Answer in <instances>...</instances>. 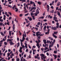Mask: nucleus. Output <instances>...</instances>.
Returning a JSON list of instances; mask_svg holds the SVG:
<instances>
[{"label": "nucleus", "instance_id": "50", "mask_svg": "<svg viewBox=\"0 0 61 61\" xmlns=\"http://www.w3.org/2000/svg\"><path fill=\"white\" fill-rule=\"evenodd\" d=\"M28 46H29V48H30V49H31V46H30V45H29Z\"/></svg>", "mask_w": 61, "mask_h": 61}, {"label": "nucleus", "instance_id": "60", "mask_svg": "<svg viewBox=\"0 0 61 61\" xmlns=\"http://www.w3.org/2000/svg\"><path fill=\"white\" fill-rule=\"evenodd\" d=\"M19 51H20V53H22V51L21 50H19Z\"/></svg>", "mask_w": 61, "mask_h": 61}, {"label": "nucleus", "instance_id": "33", "mask_svg": "<svg viewBox=\"0 0 61 61\" xmlns=\"http://www.w3.org/2000/svg\"><path fill=\"white\" fill-rule=\"evenodd\" d=\"M23 16V14H20V17H21V16Z\"/></svg>", "mask_w": 61, "mask_h": 61}, {"label": "nucleus", "instance_id": "8", "mask_svg": "<svg viewBox=\"0 0 61 61\" xmlns=\"http://www.w3.org/2000/svg\"><path fill=\"white\" fill-rule=\"evenodd\" d=\"M46 40H43V41L44 42V44H46Z\"/></svg>", "mask_w": 61, "mask_h": 61}, {"label": "nucleus", "instance_id": "11", "mask_svg": "<svg viewBox=\"0 0 61 61\" xmlns=\"http://www.w3.org/2000/svg\"><path fill=\"white\" fill-rule=\"evenodd\" d=\"M15 9H16L15 12H18V9H17L16 7H15Z\"/></svg>", "mask_w": 61, "mask_h": 61}, {"label": "nucleus", "instance_id": "62", "mask_svg": "<svg viewBox=\"0 0 61 61\" xmlns=\"http://www.w3.org/2000/svg\"><path fill=\"white\" fill-rule=\"evenodd\" d=\"M47 56H49V54L48 53V52H47Z\"/></svg>", "mask_w": 61, "mask_h": 61}, {"label": "nucleus", "instance_id": "21", "mask_svg": "<svg viewBox=\"0 0 61 61\" xmlns=\"http://www.w3.org/2000/svg\"><path fill=\"white\" fill-rule=\"evenodd\" d=\"M45 34L46 35H47H47H49V32H46L45 33Z\"/></svg>", "mask_w": 61, "mask_h": 61}, {"label": "nucleus", "instance_id": "47", "mask_svg": "<svg viewBox=\"0 0 61 61\" xmlns=\"http://www.w3.org/2000/svg\"><path fill=\"white\" fill-rule=\"evenodd\" d=\"M57 18L56 17H54L53 18V19H54V20H55V19H56Z\"/></svg>", "mask_w": 61, "mask_h": 61}, {"label": "nucleus", "instance_id": "46", "mask_svg": "<svg viewBox=\"0 0 61 61\" xmlns=\"http://www.w3.org/2000/svg\"><path fill=\"white\" fill-rule=\"evenodd\" d=\"M17 40L18 41H19V37H17Z\"/></svg>", "mask_w": 61, "mask_h": 61}, {"label": "nucleus", "instance_id": "30", "mask_svg": "<svg viewBox=\"0 0 61 61\" xmlns=\"http://www.w3.org/2000/svg\"><path fill=\"white\" fill-rule=\"evenodd\" d=\"M4 44L5 45H7V43L6 42H4Z\"/></svg>", "mask_w": 61, "mask_h": 61}, {"label": "nucleus", "instance_id": "28", "mask_svg": "<svg viewBox=\"0 0 61 61\" xmlns=\"http://www.w3.org/2000/svg\"><path fill=\"white\" fill-rule=\"evenodd\" d=\"M29 21H32V19L31 18H29Z\"/></svg>", "mask_w": 61, "mask_h": 61}, {"label": "nucleus", "instance_id": "13", "mask_svg": "<svg viewBox=\"0 0 61 61\" xmlns=\"http://www.w3.org/2000/svg\"><path fill=\"white\" fill-rule=\"evenodd\" d=\"M60 2H59L57 4V6H59L60 5Z\"/></svg>", "mask_w": 61, "mask_h": 61}, {"label": "nucleus", "instance_id": "12", "mask_svg": "<svg viewBox=\"0 0 61 61\" xmlns=\"http://www.w3.org/2000/svg\"><path fill=\"white\" fill-rule=\"evenodd\" d=\"M46 25L45 26L44 28V30H45V31H46Z\"/></svg>", "mask_w": 61, "mask_h": 61}, {"label": "nucleus", "instance_id": "16", "mask_svg": "<svg viewBox=\"0 0 61 61\" xmlns=\"http://www.w3.org/2000/svg\"><path fill=\"white\" fill-rule=\"evenodd\" d=\"M37 3L39 4V5H41V2L40 1H38L37 2Z\"/></svg>", "mask_w": 61, "mask_h": 61}, {"label": "nucleus", "instance_id": "49", "mask_svg": "<svg viewBox=\"0 0 61 61\" xmlns=\"http://www.w3.org/2000/svg\"><path fill=\"white\" fill-rule=\"evenodd\" d=\"M7 25H9V22H7Z\"/></svg>", "mask_w": 61, "mask_h": 61}, {"label": "nucleus", "instance_id": "42", "mask_svg": "<svg viewBox=\"0 0 61 61\" xmlns=\"http://www.w3.org/2000/svg\"><path fill=\"white\" fill-rule=\"evenodd\" d=\"M20 41L21 42H23V41H24V40L23 39L22 40H21V39H20Z\"/></svg>", "mask_w": 61, "mask_h": 61}, {"label": "nucleus", "instance_id": "45", "mask_svg": "<svg viewBox=\"0 0 61 61\" xmlns=\"http://www.w3.org/2000/svg\"><path fill=\"white\" fill-rule=\"evenodd\" d=\"M6 37H7V36H5L4 38L5 39V40H6Z\"/></svg>", "mask_w": 61, "mask_h": 61}, {"label": "nucleus", "instance_id": "43", "mask_svg": "<svg viewBox=\"0 0 61 61\" xmlns=\"http://www.w3.org/2000/svg\"><path fill=\"white\" fill-rule=\"evenodd\" d=\"M52 35L53 36V37H55V36H55V35H54V33H53L52 34Z\"/></svg>", "mask_w": 61, "mask_h": 61}, {"label": "nucleus", "instance_id": "54", "mask_svg": "<svg viewBox=\"0 0 61 61\" xmlns=\"http://www.w3.org/2000/svg\"><path fill=\"white\" fill-rule=\"evenodd\" d=\"M57 1H58V0H55V3H56Z\"/></svg>", "mask_w": 61, "mask_h": 61}, {"label": "nucleus", "instance_id": "1", "mask_svg": "<svg viewBox=\"0 0 61 61\" xmlns=\"http://www.w3.org/2000/svg\"><path fill=\"white\" fill-rule=\"evenodd\" d=\"M41 34V33L39 31L37 32L36 33V36L37 37H38V39H40L41 38V36H43L44 35V33L40 34Z\"/></svg>", "mask_w": 61, "mask_h": 61}, {"label": "nucleus", "instance_id": "34", "mask_svg": "<svg viewBox=\"0 0 61 61\" xmlns=\"http://www.w3.org/2000/svg\"><path fill=\"white\" fill-rule=\"evenodd\" d=\"M53 56H54V57L56 58V57H57V55H55V54H53Z\"/></svg>", "mask_w": 61, "mask_h": 61}, {"label": "nucleus", "instance_id": "18", "mask_svg": "<svg viewBox=\"0 0 61 61\" xmlns=\"http://www.w3.org/2000/svg\"><path fill=\"white\" fill-rule=\"evenodd\" d=\"M32 8H33V10H36V7H32Z\"/></svg>", "mask_w": 61, "mask_h": 61}, {"label": "nucleus", "instance_id": "36", "mask_svg": "<svg viewBox=\"0 0 61 61\" xmlns=\"http://www.w3.org/2000/svg\"><path fill=\"white\" fill-rule=\"evenodd\" d=\"M10 28H11V27L10 26L9 27V29H7V30H9L10 29Z\"/></svg>", "mask_w": 61, "mask_h": 61}, {"label": "nucleus", "instance_id": "39", "mask_svg": "<svg viewBox=\"0 0 61 61\" xmlns=\"http://www.w3.org/2000/svg\"><path fill=\"white\" fill-rule=\"evenodd\" d=\"M44 22H46L47 21V20L46 19H44V20H43Z\"/></svg>", "mask_w": 61, "mask_h": 61}, {"label": "nucleus", "instance_id": "2", "mask_svg": "<svg viewBox=\"0 0 61 61\" xmlns=\"http://www.w3.org/2000/svg\"><path fill=\"white\" fill-rule=\"evenodd\" d=\"M51 29L52 30H56L57 29V28H56V27H54L53 26H52Z\"/></svg>", "mask_w": 61, "mask_h": 61}, {"label": "nucleus", "instance_id": "57", "mask_svg": "<svg viewBox=\"0 0 61 61\" xmlns=\"http://www.w3.org/2000/svg\"><path fill=\"white\" fill-rule=\"evenodd\" d=\"M33 5L34 6H36V5H35V2L33 3Z\"/></svg>", "mask_w": 61, "mask_h": 61}, {"label": "nucleus", "instance_id": "48", "mask_svg": "<svg viewBox=\"0 0 61 61\" xmlns=\"http://www.w3.org/2000/svg\"><path fill=\"white\" fill-rule=\"evenodd\" d=\"M38 43H40V42H41L38 39Z\"/></svg>", "mask_w": 61, "mask_h": 61}, {"label": "nucleus", "instance_id": "4", "mask_svg": "<svg viewBox=\"0 0 61 61\" xmlns=\"http://www.w3.org/2000/svg\"><path fill=\"white\" fill-rule=\"evenodd\" d=\"M50 18V19L52 18H53V17L52 16H51L50 15H48V18Z\"/></svg>", "mask_w": 61, "mask_h": 61}, {"label": "nucleus", "instance_id": "19", "mask_svg": "<svg viewBox=\"0 0 61 61\" xmlns=\"http://www.w3.org/2000/svg\"><path fill=\"white\" fill-rule=\"evenodd\" d=\"M47 8H48V9H50L49 6V5H47Z\"/></svg>", "mask_w": 61, "mask_h": 61}, {"label": "nucleus", "instance_id": "55", "mask_svg": "<svg viewBox=\"0 0 61 61\" xmlns=\"http://www.w3.org/2000/svg\"><path fill=\"white\" fill-rule=\"evenodd\" d=\"M10 31V30H9V34H12V32H12V31Z\"/></svg>", "mask_w": 61, "mask_h": 61}, {"label": "nucleus", "instance_id": "37", "mask_svg": "<svg viewBox=\"0 0 61 61\" xmlns=\"http://www.w3.org/2000/svg\"><path fill=\"white\" fill-rule=\"evenodd\" d=\"M40 24H41L40 22H39L38 23L37 25H40Z\"/></svg>", "mask_w": 61, "mask_h": 61}, {"label": "nucleus", "instance_id": "14", "mask_svg": "<svg viewBox=\"0 0 61 61\" xmlns=\"http://www.w3.org/2000/svg\"><path fill=\"white\" fill-rule=\"evenodd\" d=\"M34 3H35L34 2H33V1H30V3L31 5H32V4H34Z\"/></svg>", "mask_w": 61, "mask_h": 61}, {"label": "nucleus", "instance_id": "20", "mask_svg": "<svg viewBox=\"0 0 61 61\" xmlns=\"http://www.w3.org/2000/svg\"><path fill=\"white\" fill-rule=\"evenodd\" d=\"M3 42V41L2 40L1 41H0V45H2V43Z\"/></svg>", "mask_w": 61, "mask_h": 61}, {"label": "nucleus", "instance_id": "10", "mask_svg": "<svg viewBox=\"0 0 61 61\" xmlns=\"http://www.w3.org/2000/svg\"><path fill=\"white\" fill-rule=\"evenodd\" d=\"M57 33H58V32H56L54 31V32L53 34L54 35H56V34H57Z\"/></svg>", "mask_w": 61, "mask_h": 61}, {"label": "nucleus", "instance_id": "29", "mask_svg": "<svg viewBox=\"0 0 61 61\" xmlns=\"http://www.w3.org/2000/svg\"><path fill=\"white\" fill-rule=\"evenodd\" d=\"M13 1H12L10 2H9V4H11L12 3H13Z\"/></svg>", "mask_w": 61, "mask_h": 61}, {"label": "nucleus", "instance_id": "22", "mask_svg": "<svg viewBox=\"0 0 61 61\" xmlns=\"http://www.w3.org/2000/svg\"><path fill=\"white\" fill-rule=\"evenodd\" d=\"M3 23L2 22L0 23V26L2 25L3 26Z\"/></svg>", "mask_w": 61, "mask_h": 61}, {"label": "nucleus", "instance_id": "35", "mask_svg": "<svg viewBox=\"0 0 61 61\" xmlns=\"http://www.w3.org/2000/svg\"><path fill=\"white\" fill-rule=\"evenodd\" d=\"M55 3V1H53L52 2V4L53 5H54V3Z\"/></svg>", "mask_w": 61, "mask_h": 61}, {"label": "nucleus", "instance_id": "26", "mask_svg": "<svg viewBox=\"0 0 61 61\" xmlns=\"http://www.w3.org/2000/svg\"><path fill=\"white\" fill-rule=\"evenodd\" d=\"M20 1H23V2H25V0H19Z\"/></svg>", "mask_w": 61, "mask_h": 61}, {"label": "nucleus", "instance_id": "6", "mask_svg": "<svg viewBox=\"0 0 61 61\" xmlns=\"http://www.w3.org/2000/svg\"><path fill=\"white\" fill-rule=\"evenodd\" d=\"M40 56H42V57H44V56H45V55L43 54H40Z\"/></svg>", "mask_w": 61, "mask_h": 61}, {"label": "nucleus", "instance_id": "9", "mask_svg": "<svg viewBox=\"0 0 61 61\" xmlns=\"http://www.w3.org/2000/svg\"><path fill=\"white\" fill-rule=\"evenodd\" d=\"M57 13H58L57 15L59 16H60V15H61L60 13H59V11H57Z\"/></svg>", "mask_w": 61, "mask_h": 61}, {"label": "nucleus", "instance_id": "32", "mask_svg": "<svg viewBox=\"0 0 61 61\" xmlns=\"http://www.w3.org/2000/svg\"><path fill=\"white\" fill-rule=\"evenodd\" d=\"M8 14H9L10 15H12V14H11V12H9L8 13Z\"/></svg>", "mask_w": 61, "mask_h": 61}, {"label": "nucleus", "instance_id": "15", "mask_svg": "<svg viewBox=\"0 0 61 61\" xmlns=\"http://www.w3.org/2000/svg\"><path fill=\"white\" fill-rule=\"evenodd\" d=\"M9 43L10 44V46H12V45H14L15 44L14 43Z\"/></svg>", "mask_w": 61, "mask_h": 61}, {"label": "nucleus", "instance_id": "40", "mask_svg": "<svg viewBox=\"0 0 61 61\" xmlns=\"http://www.w3.org/2000/svg\"><path fill=\"white\" fill-rule=\"evenodd\" d=\"M50 41H49L48 40H47V43H50Z\"/></svg>", "mask_w": 61, "mask_h": 61}, {"label": "nucleus", "instance_id": "61", "mask_svg": "<svg viewBox=\"0 0 61 61\" xmlns=\"http://www.w3.org/2000/svg\"><path fill=\"white\" fill-rule=\"evenodd\" d=\"M36 27H39V25H36Z\"/></svg>", "mask_w": 61, "mask_h": 61}, {"label": "nucleus", "instance_id": "3", "mask_svg": "<svg viewBox=\"0 0 61 61\" xmlns=\"http://www.w3.org/2000/svg\"><path fill=\"white\" fill-rule=\"evenodd\" d=\"M12 40H13V39H8L7 40V42L8 43L9 41V42H11Z\"/></svg>", "mask_w": 61, "mask_h": 61}, {"label": "nucleus", "instance_id": "44", "mask_svg": "<svg viewBox=\"0 0 61 61\" xmlns=\"http://www.w3.org/2000/svg\"><path fill=\"white\" fill-rule=\"evenodd\" d=\"M30 25V23H29L28 24V25H26V26L27 27H28V26H29V25Z\"/></svg>", "mask_w": 61, "mask_h": 61}, {"label": "nucleus", "instance_id": "51", "mask_svg": "<svg viewBox=\"0 0 61 61\" xmlns=\"http://www.w3.org/2000/svg\"><path fill=\"white\" fill-rule=\"evenodd\" d=\"M56 25H59V23L58 22H57L56 23Z\"/></svg>", "mask_w": 61, "mask_h": 61}, {"label": "nucleus", "instance_id": "58", "mask_svg": "<svg viewBox=\"0 0 61 61\" xmlns=\"http://www.w3.org/2000/svg\"><path fill=\"white\" fill-rule=\"evenodd\" d=\"M5 14L6 15H7V12L6 11L5 12Z\"/></svg>", "mask_w": 61, "mask_h": 61}, {"label": "nucleus", "instance_id": "5", "mask_svg": "<svg viewBox=\"0 0 61 61\" xmlns=\"http://www.w3.org/2000/svg\"><path fill=\"white\" fill-rule=\"evenodd\" d=\"M13 30H15V24H14L13 25Z\"/></svg>", "mask_w": 61, "mask_h": 61}, {"label": "nucleus", "instance_id": "31", "mask_svg": "<svg viewBox=\"0 0 61 61\" xmlns=\"http://www.w3.org/2000/svg\"><path fill=\"white\" fill-rule=\"evenodd\" d=\"M16 60L17 61H19L20 60V59L18 58L16 59Z\"/></svg>", "mask_w": 61, "mask_h": 61}, {"label": "nucleus", "instance_id": "63", "mask_svg": "<svg viewBox=\"0 0 61 61\" xmlns=\"http://www.w3.org/2000/svg\"><path fill=\"white\" fill-rule=\"evenodd\" d=\"M3 55V53H0V56H2Z\"/></svg>", "mask_w": 61, "mask_h": 61}, {"label": "nucleus", "instance_id": "24", "mask_svg": "<svg viewBox=\"0 0 61 61\" xmlns=\"http://www.w3.org/2000/svg\"><path fill=\"white\" fill-rule=\"evenodd\" d=\"M0 21L1 22H3L4 21V20L3 19H0Z\"/></svg>", "mask_w": 61, "mask_h": 61}, {"label": "nucleus", "instance_id": "38", "mask_svg": "<svg viewBox=\"0 0 61 61\" xmlns=\"http://www.w3.org/2000/svg\"><path fill=\"white\" fill-rule=\"evenodd\" d=\"M12 19V17H9V18L8 19V20H11Z\"/></svg>", "mask_w": 61, "mask_h": 61}, {"label": "nucleus", "instance_id": "41", "mask_svg": "<svg viewBox=\"0 0 61 61\" xmlns=\"http://www.w3.org/2000/svg\"><path fill=\"white\" fill-rule=\"evenodd\" d=\"M22 39L23 40H25V38L24 37H23Z\"/></svg>", "mask_w": 61, "mask_h": 61}, {"label": "nucleus", "instance_id": "59", "mask_svg": "<svg viewBox=\"0 0 61 61\" xmlns=\"http://www.w3.org/2000/svg\"><path fill=\"white\" fill-rule=\"evenodd\" d=\"M7 55L8 56H9L10 55V53H7Z\"/></svg>", "mask_w": 61, "mask_h": 61}, {"label": "nucleus", "instance_id": "17", "mask_svg": "<svg viewBox=\"0 0 61 61\" xmlns=\"http://www.w3.org/2000/svg\"><path fill=\"white\" fill-rule=\"evenodd\" d=\"M0 34H1V35H2V36H5V34H4V33H2V32H0Z\"/></svg>", "mask_w": 61, "mask_h": 61}, {"label": "nucleus", "instance_id": "53", "mask_svg": "<svg viewBox=\"0 0 61 61\" xmlns=\"http://www.w3.org/2000/svg\"><path fill=\"white\" fill-rule=\"evenodd\" d=\"M26 54H25L24 55V57H26Z\"/></svg>", "mask_w": 61, "mask_h": 61}, {"label": "nucleus", "instance_id": "23", "mask_svg": "<svg viewBox=\"0 0 61 61\" xmlns=\"http://www.w3.org/2000/svg\"><path fill=\"white\" fill-rule=\"evenodd\" d=\"M54 12V10H52V11H50L51 13H53Z\"/></svg>", "mask_w": 61, "mask_h": 61}, {"label": "nucleus", "instance_id": "64", "mask_svg": "<svg viewBox=\"0 0 61 61\" xmlns=\"http://www.w3.org/2000/svg\"><path fill=\"white\" fill-rule=\"evenodd\" d=\"M57 60L58 61H60V59H59V58H58V59H57Z\"/></svg>", "mask_w": 61, "mask_h": 61}, {"label": "nucleus", "instance_id": "56", "mask_svg": "<svg viewBox=\"0 0 61 61\" xmlns=\"http://www.w3.org/2000/svg\"><path fill=\"white\" fill-rule=\"evenodd\" d=\"M57 26H56V28H59V25H57Z\"/></svg>", "mask_w": 61, "mask_h": 61}, {"label": "nucleus", "instance_id": "7", "mask_svg": "<svg viewBox=\"0 0 61 61\" xmlns=\"http://www.w3.org/2000/svg\"><path fill=\"white\" fill-rule=\"evenodd\" d=\"M36 50H33V55H35V51H36Z\"/></svg>", "mask_w": 61, "mask_h": 61}, {"label": "nucleus", "instance_id": "52", "mask_svg": "<svg viewBox=\"0 0 61 61\" xmlns=\"http://www.w3.org/2000/svg\"><path fill=\"white\" fill-rule=\"evenodd\" d=\"M35 14H33V13H31V15L32 16V15H34Z\"/></svg>", "mask_w": 61, "mask_h": 61}, {"label": "nucleus", "instance_id": "27", "mask_svg": "<svg viewBox=\"0 0 61 61\" xmlns=\"http://www.w3.org/2000/svg\"><path fill=\"white\" fill-rule=\"evenodd\" d=\"M36 46H39V43H38L37 44Z\"/></svg>", "mask_w": 61, "mask_h": 61}, {"label": "nucleus", "instance_id": "25", "mask_svg": "<svg viewBox=\"0 0 61 61\" xmlns=\"http://www.w3.org/2000/svg\"><path fill=\"white\" fill-rule=\"evenodd\" d=\"M57 52V50H56V51H54V53L55 54H56Z\"/></svg>", "mask_w": 61, "mask_h": 61}]
</instances>
